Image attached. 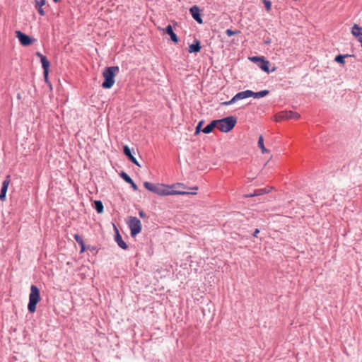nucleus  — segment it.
<instances>
[{
    "mask_svg": "<svg viewBox=\"0 0 362 362\" xmlns=\"http://www.w3.org/2000/svg\"><path fill=\"white\" fill-rule=\"evenodd\" d=\"M250 94H252L250 93V90H246L244 91L238 92V93L235 94V95H236L237 98L238 99V100H243V99L250 98Z\"/></svg>",
    "mask_w": 362,
    "mask_h": 362,
    "instance_id": "obj_23",
    "label": "nucleus"
},
{
    "mask_svg": "<svg viewBox=\"0 0 362 362\" xmlns=\"http://www.w3.org/2000/svg\"><path fill=\"white\" fill-rule=\"evenodd\" d=\"M245 197L246 198H249V197H256V195H253V193H250V194H245Z\"/></svg>",
    "mask_w": 362,
    "mask_h": 362,
    "instance_id": "obj_36",
    "label": "nucleus"
},
{
    "mask_svg": "<svg viewBox=\"0 0 362 362\" xmlns=\"http://www.w3.org/2000/svg\"><path fill=\"white\" fill-rule=\"evenodd\" d=\"M123 153L129 158V160L134 165L140 167V164L136 158L132 155L131 149L127 145L123 146Z\"/></svg>",
    "mask_w": 362,
    "mask_h": 362,
    "instance_id": "obj_11",
    "label": "nucleus"
},
{
    "mask_svg": "<svg viewBox=\"0 0 362 362\" xmlns=\"http://www.w3.org/2000/svg\"><path fill=\"white\" fill-rule=\"evenodd\" d=\"M259 233V230L258 228H256V229L255 230V231L253 232L252 235H253L254 237H256V238H257V234H258Z\"/></svg>",
    "mask_w": 362,
    "mask_h": 362,
    "instance_id": "obj_33",
    "label": "nucleus"
},
{
    "mask_svg": "<svg viewBox=\"0 0 362 362\" xmlns=\"http://www.w3.org/2000/svg\"><path fill=\"white\" fill-rule=\"evenodd\" d=\"M217 119L212 120L209 124H207L202 132L206 134H210L215 127L217 128Z\"/></svg>",
    "mask_w": 362,
    "mask_h": 362,
    "instance_id": "obj_18",
    "label": "nucleus"
},
{
    "mask_svg": "<svg viewBox=\"0 0 362 362\" xmlns=\"http://www.w3.org/2000/svg\"><path fill=\"white\" fill-rule=\"evenodd\" d=\"M204 120H201L198 122V124L196 127V129H195V134H198L202 130V127L204 124Z\"/></svg>",
    "mask_w": 362,
    "mask_h": 362,
    "instance_id": "obj_28",
    "label": "nucleus"
},
{
    "mask_svg": "<svg viewBox=\"0 0 362 362\" xmlns=\"http://www.w3.org/2000/svg\"><path fill=\"white\" fill-rule=\"evenodd\" d=\"M127 224L130 229V234L132 237H135L141 231V223L137 217L131 216Z\"/></svg>",
    "mask_w": 362,
    "mask_h": 362,
    "instance_id": "obj_5",
    "label": "nucleus"
},
{
    "mask_svg": "<svg viewBox=\"0 0 362 362\" xmlns=\"http://www.w3.org/2000/svg\"><path fill=\"white\" fill-rule=\"evenodd\" d=\"M115 228V240L117 243L118 246L121 247L123 250H127L128 248L127 244L122 240V238L119 233V230Z\"/></svg>",
    "mask_w": 362,
    "mask_h": 362,
    "instance_id": "obj_15",
    "label": "nucleus"
},
{
    "mask_svg": "<svg viewBox=\"0 0 362 362\" xmlns=\"http://www.w3.org/2000/svg\"><path fill=\"white\" fill-rule=\"evenodd\" d=\"M217 129L221 132L227 133L231 131L237 123V118L234 116H228L217 119Z\"/></svg>",
    "mask_w": 362,
    "mask_h": 362,
    "instance_id": "obj_3",
    "label": "nucleus"
},
{
    "mask_svg": "<svg viewBox=\"0 0 362 362\" xmlns=\"http://www.w3.org/2000/svg\"><path fill=\"white\" fill-rule=\"evenodd\" d=\"M93 207L98 214L103 212L104 206L103 204L100 200H95L93 202Z\"/></svg>",
    "mask_w": 362,
    "mask_h": 362,
    "instance_id": "obj_22",
    "label": "nucleus"
},
{
    "mask_svg": "<svg viewBox=\"0 0 362 362\" xmlns=\"http://www.w3.org/2000/svg\"><path fill=\"white\" fill-rule=\"evenodd\" d=\"M119 71V69L117 66H108L105 68L103 72L104 81L102 83V87L105 89L111 88L115 82V78Z\"/></svg>",
    "mask_w": 362,
    "mask_h": 362,
    "instance_id": "obj_2",
    "label": "nucleus"
},
{
    "mask_svg": "<svg viewBox=\"0 0 362 362\" xmlns=\"http://www.w3.org/2000/svg\"><path fill=\"white\" fill-rule=\"evenodd\" d=\"M269 189H267V188H260V189H255L253 192V195H256V196H260V195H263V194H267L269 192Z\"/></svg>",
    "mask_w": 362,
    "mask_h": 362,
    "instance_id": "obj_26",
    "label": "nucleus"
},
{
    "mask_svg": "<svg viewBox=\"0 0 362 362\" xmlns=\"http://www.w3.org/2000/svg\"><path fill=\"white\" fill-rule=\"evenodd\" d=\"M350 57L349 54H338L335 57L334 61L340 64H345V58Z\"/></svg>",
    "mask_w": 362,
    "mask_h": 362,
    "instance_id": "obj_24",
    "label": "nucleus"
},
{
    "mask_svg": "<svg viewBox=\"0 0 362 362\" xmlns=\"http://www.w3.org/2000/svg\"><path fill=\"white\" fill-rule=\"evenodd\" d=\"M11 182V176L8 175L6 177L5 180L2 183V187L0 192V200L4 201L6 199V194L8 189V187Z\"/></svg>",
    "mask_w": 362,
    "mask_h": 362,
    "instance_id": "obj_10",
    "label": "nucleus"
},
{
    "mask_svg": "<svg viewBox=\"0 0 362 362\" xmlns=\"http://www.w3.org/2000/svg\"><path fill=\"white\" fill-rule=\"evenodd\" d=\"M163 30L166 34L170 35V40L173 42H175V43L178 42L179 38H178L177 35L175 34V33L173 31V28L171 25H170V24L168 25Z\"/></svg>",
    "mask_w": 362,
    "mask_h": 362,
    "instance_id": "obj_14",
    "label": "nucleus"
},
{
    "mask_svg": "<svg viewBox=\"0 0 362 362\" xmlns=\"http://www.w3.org/2000/svg\"><path fill=\"white\" fill-rule=\"evenodd\" d=\"M271 42V40L270 39H267L266 40H264V43L265 44H269Z\"/></svg>",
    "mask_w": 362,
    "mask_h": 362,
    "instance_id": "obj_38",
    "label": "nucleus"
},
{
    "mask_svg": "<svg viewBox=\"0 0 362 362\" xmlns=\"http://www.w3.org/2000/svg\"><path fill=\"white\" fill-rule=\"evenodd\" d=\"M263 57H259V56H254V57H250V60L254 63H255L257 65H258V64L259 63L260 60L262 59Z\"/></svg>",
    "mask_w": 362,
    "mask_h": 362,
    "instance_id": "obj_29",
    "label": "nucleus"
},
{
    "mask_svg": "<svg viewBox=\"0 0 362 362\" xmlns=\"http://www.w3.org/2000/svg\"><path fill=\"white\" fill-rule=\"evenodd\" d=\"M230 105L231 104L230 103V100L221 103V105H223V106H228V105Z\"/></svg>",
    "mask_w": 362,
    "mask_h": 362,
    "instance_id": "obj_34",
    "label": "nucleus"
},
{
    "mask_svg": "<svg viewBox=\"0 0 362 362\" xmlns=\"http://www.w3.org/2000/svg\"><path fill=\"white\" fill-rule=\"evenodd\" d=\"M238 100V99L237 98L236 95H235L230 100V103L232 105L233 103H235V102H237Z\"/></svg>",
    "mask_w": 362,
    "mask_h": 362,
    "instance_id": "obj_32",
    "label": "nucleus"
},
{
    "mask_svg": "<svg viewBox=\"0 0 362 362\" xmlns=\"http://www.w3.org/2000/svg\"><path fill=\"white\" fill-rule=\"evenodd\" d=\"M43 74H44L45 81H46L47 83L50 85L49 80H48V70L44 71Z\"/></svg>",
    "mask_w": 362,
    "mask_h": 362,
    "instance_id": "obj_31",
    "label": "nucleus"
},
{
    "mask_svg": "<svg viewBox=\"0 0 362 362\" xmlns=\"http://www.w3.org/2000/svg\"><path fill=\"white\" fill-rule=\"evenodd\" d=\"M263 71L267 74H270L274 72L276 70V67L274 66L272 69H270V62L267 60L264 57L260 60L259 63L257 65Z\"/></svg>",
    "mask_w": 362,
    "mask_h": 362,
    "instance_id": "obj_8",
    "label": "nucleus"
},
{
    "mask_svg": "<svg viewBox=\"0 0 362 362\" xmlns=\"http://www.w3.org/2000/svg\"><path fill=\"white\" fill-rule=\"evenodd\" d=\"M74 239L76 240V241L78 243V244L81 247L80 253H83L86 249V246L85 245L83 238L81 235H79L78 234H75L74 235Z\"/></svg>",
    "mask_w": 362,
    "mask_h": 362,
    "instance_id": "obj_20",
    "label": "nucleus"
},
{
    "mask_svg": "<svg viewBox=\"0 0 362 362\" xmlns=\"http://www.w3.org/2000/svg\"><path fill=\"white\" fill-rule=\"evenodd\" d=\"M258 146L261 149L262 153H267L268 151L267 149L265 148V146L264 145V139H263V136L262 135H260L259 136Z\"/></svg>",
    "mask_w": 362,
    "mask_h": 362,
    "instance_id": "obj_25",
    "label": "nucleus"
},
{
    "mask_svg": "<svg viewBox=\"0 0 362 362\" xmlns=\"http://www.w3.org/2000/svg\"><path fill=\"white\" fill-rule=\"evenodd\" d=\"M139 214L141 218H144L146 216V214L143 211H139Z\"/></svg>",
    "mask_w": 362,
    "mask_h": 362,
    "instance_id": "obj_35",
    "label": "nucleus"
},
{
    "mask_svg": "<svg viewBox=\"0 0 362 362\" xmlns=\"http://www.w3.org/2000/svg\"><path fill=\"white\" fill-rule=\"evenodd\" d=\"M279 117L282 119H297L300 117V115L291 110H285L279 113Z\"/></svg>",
    "mask_w": 362,
    "mask_h": 362,
    "instance_id": "obj_9",
    "label": "nucleus"
},
{
    "mask_svg": "<svg viewBox=\"0 0 362 362\" xmlns=\"http://www.w3.org/2000/svg\"><path fill=\"white\" fill-rule=\"evenodd\" d=\"M16 35L21 44L23 46H28L35 40L20 30L16 31Z\"/></svg>",
    "mask_w": 362,
    "mask_h": 362,
    "instance_id": "obj_6",
    "label": "nucleus"
},
{
    "mask_svg": "<svg viewBox=\"0 0 362 362\" xmlns=\"http://www.w3.org/2000/svg\"><path fill=\"white\" fill-rule=\"evenodd\" d=\"M239 31L238 30H232L231 29H227L226 30V33L228 37L233 36L235 34H238Z\"/></svg>",
    "mask_w": 362,
    "mask_h": 362,
    "instance_id": "obj_30",
    "label": "nucleus"
},
{
    "mask_svg": "<svg viewBox=\"0 0 362 362\" xmlns=\"http://www.w3.org/2000/svg\"><path fill=\"white\" fill-rule=\"evenodd\" d=\"M193 189H195V190H197L198 187H193Z\"/></svg>",
    "mask_w": 362,
    "mask_h": 362,
    "instance_id": "obj_39",
    "label": "nucleus"
},
{
    "mask_svg": "<svg viewBox=\"0 0 362 362\" xmlns=\"http://www.w3.org/2000/svg\"><path fill=\"white\" fill-rule=\"evenodd\" d=\"M54 2H57L58 0H53Z\"/></svg>",
    "mask_w": 362,
    "mask_h": 362,
    "instance_id": "obj_40",
    "label": "nucleus"
},
{
    "mask_svg": "<svg viewBox=\"0 0 362 362\" xmlns=\"http://www.w3.org/2000/svg\"><path fill=\"white\" fill-rule=\"evenodd\" d=\"M36 55L40 59L42 66L44 71L48 70L50 66V63L47 58L39 52H36Z\"/></svg>",
    "mask_w": 362,
    "mask_h": 362,
    "instance_id": "obj_17",
    "label": "nucleus"
},
{
    "mask_svg": "<svg viewBox=\"0 0 362 362\" xmlns=\"http://www.w3.org/2000/svg\"><path fill=\"white\" fill-rule=\"evenodd\" d=\"M119 176L128 184L131 185V187L134 191L138 190V187L134 182V180L132 179V177L125 172L122 171L119 173Z\"/></svg>",
    "mask_w": 362,
    "mask_h": 362,
    "instance_id": "obj_12",
    "label": "nucleus"
},
{
    "mask_svg": "<svg viewBox=\"0 0 362 362\" xmlns=\"http://www.w3.org/2000/svg\"><path fill=\"white\" fill-rule=\"evenodd\" d=\"M250 97H253L254 98H261L267 96L269 93V90H262L259 92H254L250 90Z\"/></svg>",
    "mask_w": 362,
    "mask_h": 362,
    "instance_id": "obj_19",
    "label": "nucleus"
},
{
    "mask_svg": "<svg viewBox=\"0 0 362 362\" xmlns=\"http://www.w3.org/2000/svg\"><path fill=\"white\" fill-rule=\"evenodd\" d=\"M263 4H264L265 8L267 11H269L272 9V1L270 0H262Z\"/></svg>",
    "mask_w": 362,
    "mask_h": 362,
    "instance_id": "obj_27",
    "label": "nucleus"
},
{
    "mask_svg": "<svg viewBox=\"0 0 362 362\" xmlns=\"http://www.w3.org/2000/svg\"><path fill=\"white\" fill-rule=\"evenodd\" d=\"M40 300V290L35 285L30 287V293L29 295V303L28 309L30 313H33L36 310V305Z\"/></svg>",
    "mask_w": 362,
    "mask_h": 362,
    "instance_id": "obj_4",
    "label": "nucleus"
},
{
    "mask_svg": "<svg viewBox=\"0 0 362 362\" xmlns=\"http://www.w3.org/2000/svg\"><path fill=\"white\" fill-rule=\"evenodd\" d=\"M35 8L37 9L38 13L41 16L45 15V11L42 9V6L45 4V0H35Z\"/></svg>",
    "mask_w": 362,
    "mask_h": 362,
    "instance_id": "obj_21",
    "label": "nucleus"
},
{
    "mask_svg": "<svg viewBox=\"0 0 362 362\" xmlns=\"http://www.w3.org/2000/svg\"><path fill=\"white\" fill-rule=\"evenodd\" d=\"M189 13L193 19L199 24L203 23L202 15L200 8L197 6H193L189 8Z\"/></svg>",
    "mask_w": 362,
    "mask_h": 362,
    "instance_id": "obj_7",
    "label": "nucleus"
},
{
    "mask_svg": "<svg viewBox=\"0 0 362 362\" xmlns=\"http://www.w3.org/2000/svg\"><path fill=\"white\" fill-rule=\"evenodd\" d=\"M202 49V46L200 44V41L199 40L195 39L192 44L189 45L188 52L189 53H197Z\"/></svg>",
    "mask_w": 362,
    "mask_h": 362,
    "instance_id": "obj_16",
    "label": "nucleus"
},
{
    "mask_svg": "<svg viewBox=\"0 0 362 362\" xmlns=\"http://www.w3.org/2000/svg\"><path fill=\"white\" fill-rule=\"evenodd\" d=\"M144 186L147 190L160 196L185 195L197 194L195 192H188L185 191L170 190L169 189V186L165 185L163 184H153L147 181L144 182Z\"/></svg>",
    "mask_w": 362,
    "mask_h": 362,
    "instance_id": "obj_1",
    "label": "nucleus"
},
{
    "mask_svg": "<svg viewBox=\"0 0 362 362\" xmlns=\"http://www.w3.org/2000/svg\"><path fill=\"white\" fill-rule=\"evenodd\" d=\"M87 249L88 250H95V247H91L90 245H88V247H86Z\"/></svg>",
    "mask_w": 362,
    "mask_h": 362,
    "instance_id": "obj_37",
    "label": "nucleus"
},
{
    "mask_svg": "<svg viewBox=\"0 0 362 362\" xmlns=\"http://www.w3.org/2000/svg\"><path fill=\"white\" fill-rule=\"evenodd\" d=\"M362 27H360L357 24H354L351 28L352 35L356 37L358 41L361 42L362 47Z\"/></svg>",
    "mask_w": 362,
    "mask_h": 362,
    "instance_id": "obj_13",
    "label": "nucleus"
}]
</instances>
